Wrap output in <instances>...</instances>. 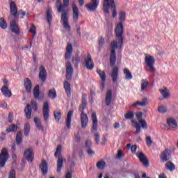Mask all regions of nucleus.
I'll use <instances>...</instances> for the list:
<instances>
[{"mask_svg": "<svg viewBox=\"0 0 178 178\" xmlns=\"http://www.w3.org/2000/svg\"><path fill=\"white\" fill-rule=\"evenodd\" d=\"M119 19H120V22L119 23H123V22H124V20H126V13H124V11H120L119 13Z\"/></svg>", "mask_w": 178, "mask_h": 178, "instance_id": "obj_47", "label": "nucleus"}, {"mask_svg": "<svg viewBox=\"0 0 178 178\" xmlns=\"http://www.w3.org/2000/svg\"><path fill=\"white\" fill-rule=\"evenodd\" d=\"M33 98L35 99L40 98V85H36L33 88Z\"/></svg>", "mask_w": 178, "mask_h": 178, "instance_id": "obj_32", "label": "nucleus"}, {"mask_svg": "<svg viewBox=\"0 0 178 178\" xmlns=\"http://www.w3.org/2000/svg\"><path fill=\"white\" fill-rule=\"evenodd\" d=\"M24 155L29 163H31V162L34 161V152H33V149H28L25 150Z\"/></svg>", "mask_w": 178, "mask_h": 178, "instance_id": "obj_14", "label": "nucleus"}, {"mask_svg": "<svg viewBox=\"0 0 178 178\" xmlns=\"http://www.w3.org/2000/svg\"><path fill=\"white\" fill-rule=\"evenodd\" d=\"M47 20L49 23V25L51 26V23H52V10H51V8L47 9Z\"/></svg>", "mask_w": 178, "mask_h": 178, "instance_id": "obj_37", "label": "nucleus"}, {"mask_svg": "<svg viewBox=\"0 0 178 178\" xmlns=\"http://www.w3.org/2000/svg\"><path fill=\"white\" fill-rule=\"evenodd\" d=\"M112 104V90L108 89L106 94V105L109 106Z\"/></svg>", "mask_w": 178, "mask_h": 178, "instance_id": "obj_25", "label": "nucleus"}, {"mask_svg": "<svg viewBox=\"0 0 178 178\" xmlns=\"http://www.w3.org/2000/svg\"><path fill=\"white\" fill-rule=\"evenodd\" d=\"M118 76H119V68H118V67H115L111 74V77L113 79V83H116L118 81Z\"/></svg>", "mask_w": 178, "mask_h": 178, "instance_id": "obj_27", "label": "nucleus"}, {"mask_svg": "<svg viewBox=\"0 0 178 178\" xmlns=\"http://www.w3.org/2000/svg\"><path fill=\"white\" fill-rule=\"evenodd\" d=\"M167 130L175 131L178 129L177 121H176V119L175 118H167Z\"/></svg>", "mask_w": 178, "mask_h": 178, "instance_id": "obj_9", "label": "nucleus"}, {"mask_svg": "<svg viewBox=\"0 0 178 178\" xmlns=\"http://www.w3.org/2000/svg\"><path fill=\"white\" fill-rule=\"evenodd\" d=\"M64 88L65 90V92L67 97H70V92L72 91V88H70V83L67 81H65L64 82Z\"/></svg>", "mask_w": 178, "mask_h": 178, "instance_id": "obj_31", "label": "nucleus"}, {"mask_svg": "<svg viewBox=\"0 0 178 178\" xmlns=\"http://www.w3.org/2000/svg\"><path fill=\"white\" fill-rule=\"evenodd\" d=\"M61 20L63 22L64 29L67 31H70V25H69V16H67V11L62 13Z\"/></svg>", "mask_w": 178, "mask_h": 178, "instance_id": "obj_11", "label": "nucleus"}, {"mask_svg": "<svg viewBox=\"0 0 178 178\" xmlns=\"http://www.w3.org/2000/svg\"><path fill=\"white\" fill-rule=\"evenodd\" d=\"M72 76H73V67H72V64L70 62H68L66 64V74L65 77L67 80L72 79Z\"/></svg>", "mask_w": 178, "mask_h": 178, "instance_id": "obj_15", "label": "nucleus"}, {"mask_svg": "<svg viewBox=\"0 0 178 178\" xmlns=\"http://www.w3.org/2000/svg\"><path fill=\"white\" fill-rule=\"evenodd\" d=\"M48 96L49 98H52L53 99L54 98H56V91L55 89H51L49 91Z\"/></svg>", "mask_w": 178, "mask_h": 178, "instance_id": "obj_51", "label": "nucleus"}, {"mask_svg": "<svg viewBox=\"0 0 178 178\" xmlns=\"http://www.w3.org/2000/svg\"><path fill=\"white\" fill-rule=\"evenodd\" d=\"M165 167L170 172H173L176 169V167L175 166V164L172 163L171 161L167 162L165 164Z\"/></svg>", "mask_w": 178, "mask_h": 178, "instance_id": "obj_41", "label": "nucleus"}, {"mask_svg": "<svg viewBox=\"0 0 178 178\" xmlns=\"http://www.w3.org/2000/svg\"><path fill=\"white\" fill-rule=\"evenodd\" d=\"M113 9V17H115L118 15L116 12V5L115 4V0H104L103 3V10L105 13H109V9Z\"/></svg>", "mask_w": 178, "mask_h": 178, "instance_id": "obj_3", "label": "nucleus"}, {"mask_svg": "<svg viewBox=\"0 0 178 178\" xmlns=\"http://www.w3.org/2000/svg\"><path fill=\"white\" fill-rule=\"evenodd\" d=\"M83 64L88 70H92L94 69V61H92L91 54H88L87 58L84 59Z\"/></svg>", "mask_w": 178, "mask_h": 178, "instance_id": "obj_12", "label": "nucleus"}, {"mask_svg": "<svg viewBox=\"0 0 178 178\" xmlns=\"http://www.w3.org/2000/svg\"><path fill=\"white\" fill-rule=\"evenodd\" d=\"M159 91L165 99H166L169 98V97H170V92H169L168 88H164L163 89H160Z\"/></svg>", "mask_w": 178, "mask_h": 178, "instance_id": "obj_29", "label": "nucleus"}, {"mask_svg": "<svg viewBox=\"0 0 178 178\" xmlns=\"http://www.w3.org/2000/svg\"><path fill=\"white\" fill-rule=\"evenodd\" d=\"M49 118V104L48 102H45V120H47Z\"/></svg>", "mask_w": 178, "mask_h": 178, "instance_id": "obj_49", "label": "nucleus"}, {"mask_svg": "<svg viewBox=\"0 0 178 178\" xmlns=\"http://www.w3.org/2000/svg\"><path fill=\"white\" fill-rule=\"evenodd\" d=\"M125 119H133V118H134V113H133V112L130 111L128 112L127 113L125 114L124 115Z\"/></svg>", "mask_w": 178, "mask_h": 178, "instance_id": "obj_54", "label": "nucleus"}, {"mask_svg": "<svg viewBox=\"0 0 178 178\" xmlns=\"http://www.w3.org/2000/svg\"><path fill=\"white\" fill-rule=\"evenodd\" d=\"M96 166L99 170H103V169H105V166H106V163L105 161H100L97 163Z\"/></svg>", "mask_w": 178, "mask_h": 178, "instance_id": "obj_39", "label": "nucleus"}, {"mask_svg": "<svg viewBox=\"0 0 178 178\" xmlns=\"http://www.w3.org/2000/svg\"><path fill=\"white\" fill-rule=\"evenodd\" d=\"M72 116H73V111H70L67 113V120H66V127H67V129H70Z\"/></svg>", "mask_w": 178, "mask_h": 178, "instance_id": "obj_28", "label": "nucleus"}, {"mask_svg": "<svg viewBox=\"0 0 178 178\" xmlns=\"http://www.w3.org/2000/svg\"><path fill=\"white\" fill-rule=\"evenodd\" d=\"M97 72L98 73L99 77L102 79L101 86H102V88H104L105 81H106V74H105V72L101 70H98L97 71Z\"/></svg>", "mask_w": 178, "mask_h": 178, "instance_id": "obj_22", "label": "nucleus"}, {"mask_svg": "<svg viewBox=\"0 0 178 178\" xmlns=\"http://www.w3.org/2000/svg\"><path fill=\"white\" fill-rule=\"evenodd\" d=\"M39 79L42 81H45V67L44 66L40 67Z\"/></svg>", "mask_w": 178, "mask_h": 178, "instance_id": "obj_33", "label": "nucleus"}, {"mask_svg": "<svg viewBox=\"0 0 178 178\" xmlns=\"http://www.w3.org/2000/svg\"><path fill=\"white\" fill-rule=\"evenodd\" d=\"M10 12L15 20H19V15H22L21 19H24V16H26V12L23 10H17V6H16V3L15 1H11L10 3Z\"/></svg>", "mask_w": 178, "mask_h": 178, "instance_id": "obj_2", "label": "nucleus"}, {"mask_svg": "<svg viewBox=\"0 0 178 178\" xmlns=\"http://www.w3.org/2000/svg\"><path fill=\"white\" fill-rule=\"evenodd\" d=\"M22 137H23V134H22V132H18L17 134V136L15 138V141H16L17 144L19 145V144L22 143V141L23 140Z\"/></svg>", "mask_w": 178, "mask_h": 178, "instance_id": "obj_44", "label": "nucleus"}, {"mask_svg": "<svg viewBox=\"0 0 178 178\" xmlns=\"http://www.w3.org/2000/svg\"><path fill=\"white\" fill-rule=\"evenodd\" d=\"M157 111L159 113H166L168 112V106L163 104L159 105Z\"/></svg>", "mask_w": 178, "mask_h": 178, "instance_id": "obj_40", "label": "nucleus"}, {"mask_svg": "<svg viewBox=\"0 0 178 178\" xmlns=\"http://www.w3.org/2000/svg\"><path fill=\"white\" fill-rule=\"evenodd\" d=\"M81 123L82 129H86L87 124H88V116L86 113L81 114Z\"/></svg>", "mask_w": 178, "mask_h": 178, "instance_id": "obj_21", "label": "nucleus"}, {"mask_svg": "<svg viewBox=\"0 0 178 178\" xmlns=\"http://www.w3.org/2000/svg\"><path fill=\"white\" fill-rule=\"evenodd\" d=\"M1 92L7 98H10L12 97V92L9 90L7 86H3L1 88Z\"/></svg>", "mask_w": 178, "mask_h": 178, "instance_id": "obj_23", "label": "nucleus"}, {"mask_svg": "<svg viewBox=\"0 0 178 178\" xmlns=\"http://www.w3.org/2000/svg\"><path fill=\"white\" fill-rule=\"evenodd\" d=\"M92 131H97L98 129V118H97V113H95V112H93L92 113Z\"/></svg>", "mask_w": 178, "mask_h": 178, "instance_id": "obj_18", "label": "nucleus"}, {"mask_svg": "<svg viewBox=\"0 0 178 178\" xmlns=\"http://www.w3.org/2000/svg\"><path fill=\"white\" fill-rule=\"evenodd\" d=\"M161 159L163 162H166V161H169L170 159V154L169 153V150L165 149L161 155Z\"/></svg>", "mask_w": 178, "mask_h": 178, "instance_id": "obj_24", "label": "nucleus"}, {"mask_svg": "<svg viewBox=\"0 0 178 178\" xmlns=\"http://www.w3.org/2000/svg\"><path fill=\"white\" fill-rule=\"evenodd\" d=\"M131 123L134 127L136 129V131L135 132V134H140V133H141V127L140 126V124H138V122H137V121L136 120H132Z\"/></svg>", "mask_w": 178, "mask_h": 178, "instance_id": "obj_34", "label": "nucleus"}, {"mask_svg": "<svg viewBox=\"0 0 178 178\" xmlns=\"http://www.w3.org/2000/svg\"><path fill=\"white\" fill-rule=\"evenodd\" d=\"M17 22H19V20L16 19V18L13 19L10 22V29L12 33H14L17 35H19L20 34V28H19V24H17Z\"/></svg>", "mask_w": 178, "mask_h": 178, "instance_id": "obj_8", "label": "nucleus"}, {"mask_svg": "<svg viewBox=\"0 0 178 178\" xmlns=\"http://www.w3.org/2000/svg\"><path fill=\"white\" fill-rule=\"evenodd\" d=\"M122 156H123V151L118 150V152L117 156H116V159H121Z\"/></svg>", "mask_w": 178, "mask_h": 178, "instance_id": "obj_57", "label": "nucleus"}, {"mask_svg": "<svg viewBox=\"0 0 178 178\" xmlns=\"http://www.w3.org/2000/svg\"><path fill=\"white\" fill-rule=\"evenodd\" d=\"M40 170H41L43 176H45V160H42L40 165Z\"/></svg>", "mask_w": 178, "mask_h": 178, "instance_id": "obj_50", "label": "nucleus"}, {"mask_svg": "<svg viewBox=\"0 0 178 178\" xmlns=\"http://www.w3.org/2000/svg\"><path fill=\"white\" fill-rule=\"evenodd\" d=\"M79 63L80 58H79V56H75L72 58V63H74L76 67H77Z\"/></svg>", "mask_w": 178, "mask_h": 178, "instance_id": "obj_53", "label": "nucleus"}, {"mask_svg": "<svg viewBox=\"0 0 178 178\" xmlns=\"http://www.w3.org/2000/svg\"><path fill=\"white\" fill-rule=\"evenodd\" d=\"M131 151L133 154H136V151H137V145H134L131 147Z\"/></svg>", "mask_w": 178, "mask_h": 178, "instance_id": "obj_60", "label": "nucleus"}, {"mask_svg": "<svg viewBox=\"0 0 178 178\" xmlns=\"http://www.w3.org/2000/svg\"><path fill=\"white\" fill-rule=\"evenodd\" d=\"M9 159V153L8 152V148L4 147L1 149L0 153V168H5L6 162Z\"/></svg>", "mask_w": 178, "mask_h": 178, "instance_id": "obj_6", "label": "nucleus"}, {"mask_svg": "<svg viewBox=\"0 0 178 178\" xmlns=\"http://www.w3.org/2000/svg\"><path fill=\"white\" fill-rule=\"evenodd\" d=\"M73 52V46L71 44H68L66 47V52H65V59H70V56H72V54Z\"/></svg>", "mask_w": 178, "mask_h": 178, "instance_id": "obj_26", "label": "nucleus"}, {"mask_svg": "<svg viewBox=\"0 0 178 178\" xmlns=\"http://www.w3.org/2000/svg\"><path fill=\"white\" fill-rule=\"evenodd\" d=\"M55 158H58L57 161V172L60 173L62 168L63 167V156H62V146L58 145L56 147V151L54 154Z\"/></svg>", "mask_w": 178, "mask_h": 178, "instance_id": "obj_4", "label": "nucleus"}, {"mask_svg": "<svg viewBox=\"0 0 178 178\" xmlns=\"http://www.w3.org/2000/svg\"><path fill=\"white\" fill-rule=\"evenodd\" d=\"M33 120L35 124L36 128L40 130L41 131H44V127H42V124H41V121L40 120V119L37 117H35Z\"/></svg>", "mask_w": 178, "mask_h": 178, "instance_id": "obj_30", "label": "nucleus"}, {"mask_svg": "<svg viewBox=\"0 0 178 178\" xmlns=\"http://www.w3.org/2000/svg\"><path fill=\"white\" fill-rule=\"evenodd\" d=\"M124 74L127 80H131V79H133V75L131 74V72L127 68L124 69Z\"/></svg>", "mask_w": 178, "mask_h": 178, "instance_id": "obj_38", "label": "nucleus"}, {"mask_svg": "<svg viewBox=\"0 0 178 178\" xmlns=\"http://www.w3.org/2000/svg\"><path fill=\"white\" fill-rule=\"evenodd\" d=\"M72 11H73V20L75 23H77L79 20V8H77V6L74 3L72 4Z\"/></svg>", "mask_w": 178, "mask_h": 178, "instance_id": "obj_17", "label": "nucleus"}, {"mask_svg": "<svg viewBox=\"0 0 178 178\" xmlns=\"http://www.w3.org/2000/svg\"><path fill=\"white\" fill-rule=\"evenodd\" d=\"M132 105L133 106H137V105H140V106H145V105H147V98L143 99L142 102H136Z\"/></svg>", "mask_w": 178, "mask_h": 178, "instance_id": "obj_45", "label": "nucleus"}, {"mask_svg": "<svg viewBox=\"0 0 178 178\" xmlns=\"http://www.w3.org/2000/svg\"><path fill=\"white\" fill-rule=\"evenodd\" d=\"M29 32L32 33V34H33V37H35V34H37V27H35V25H34V24H31Z\"/></svg>", "mask_w": 178, "mask_h": 178, "instance_id": "obj_48", "label": "nucleus"}, {"mask_svg": "<svg viewBox=\"0 0 178 178\" xmlns=\"http://www.w3.org/2000/svg\"><path fill=\"white\" fill-rule=\"evenodd\" d=\"M29 133H30V124L26 123L24 124V136H26V137H27V136H29Z\"/></svg>", "mask_w": 178, "mask_h": 178, "instance_id": "obj_46", "label": "nucleus"}, {"mask_svg": "<svg viewBox=\"0 0 178 178\" xmlns=\"http://www.w3.org/2000/svg\"><path fill=\"white\" fill-rule=\"evenodd\" d=\"M17 129H19V127H17V125L11 124L9 126L8 128L6 129V133L9 134L17 131Z\"/></svg>", "mask_w": 178, "mask_h": 178, "instance_id": "obj_35", "label": "nucleus"}, {"mask_svg": "<svg viewBox=\"0 0 178 178\" xmlns=\"http://www.w3.org/2000/svg\"><path fill=\"white\" fill-rule=\"evenodd\" d=\"M99 5V0H90V2L87 3L85 6L90 12H95Z\"/></svg>", "mask_w": 178, "mask_h": 178, "instance_id": "obj_10", "label": "nucleus"}, {"mask_svg": "<svg viewBox=\"0 0 178 178\" xmlns=\"http://www.w3.org/2000/svg\"><path fill=\"white\" fill-rule=\"evenodd\" d=\"M124 28H123V23L118 22L115 28L116 40L113 41L111 44V54H110V65L115 66L116 63V48H121L123 45V33Z\"/></svg>", "mask_w": 178, "mask_h": 178, "instance_id": "obj_1", "label": "nucleus"}, {"mask_svg": "<svg viewBox=\"0 0 178 178\" xmlns=\"http://www.w3.org/2000/svg\"><path fill=\"white\" fill-rule=\"evenodd\" d=\"M13 122V114L12 113H10L8 114V122L12 123Z\"/></svg>", "mask_w": 178, "mask_h": 178, "instance_id": "obj_59", "label": "nucleus"}, {"mask_svg": "<svg viewBox=\"0 0 178 178\" xmlns=\"http://www.w3.org/2000/svg\"><path fill=\"white\" fill-rule=\"evenodd\" d=\"M8 178H16V171L15 170H10L8 174Z\"/></svg>", "mask_w": 178, "mask_h": 178, "instance_id": "obj_55", "label": "nucleus"}, {"mask_svg": "<svg viewBox=\"0 0 178 178\" xmlns=\"http://www.w3.org/2000/svg\"><path fill=\"white\" fill-rule=\"evenodd\" d=\"M137 156L138 159L140 161V162H142L145 166H148L149 165L148 159H147V156H145L144 153L140 152L139 154H137Z\"/></svg>", "mask_w": 178, "mask_h": 178, "instance_id": "obj_20", "label": "nucleus"}, {"mask_svg": "<svg viewBox=\"0 0 178 178\" xmlns=\"http://www.w3.org/2000/svg\"><path fill=\"white\" fill-rule=\"evenodd\" d=\"M146 143L147 147H151V145H152V139L151 138V136H146Z\"/></svg>", "mask_w": 178, "mask_h": 178, "instance_id": "obj_56", "label": "nucleus"}, {"mask_svg": "<svg viewBox=\"0 0 178 178\" xmlns=\"http://www.w3.org/2000/svg\"><path fill=\"white\" fill-rule=\"evenodd\" d=\"M138 122L141 125L142 129H145V130L146 129H148V126L147 125V122L145 120H138Z\"/></svg>", "mask_w": 178, "mask_h": 178, "instance_id": "obj_52", "label": "nucleus"}, {"mask_svg": "<svg viewBox=\"0 0 178 178\" xmlns=\"http://www.w3.org/2000/svg\"><path fill=\"white\" fill-rule=\"evenodd\" d=\"M88 155H94V154H95V152L91 149L90 147L88 148Z\"/></svg>", "mask_w": 178, "mask_h": 178, "instance_id": "obj_63", "label": "nucleus"}, {"mask_svg": "<svg viewBox=\"0 0 178 178\" xmlns=\"http://www.w3.org/2000/svg\"><path fill=\"white\" fill-rule=\"evenodd\" d=\"M145 63H146L147 67H149L150 72H152V73H155L156 72V70L154 67V65H155V58L154 56L146 54L145 58Z\"/></svg>", "mask_w": 178, "mask_h": 178, "instance_id": "obj_7", "label": "nucleus"}, {"mask_svg": "<svg viewBox=\"0 0 178 178\" xmlns=\"http://www.w3.org/2000/svg\"><path fill=\"white\" fill-rule=\"evenodd\" d=\"M0 27L3 30H6L8 28V23H6V21H5V19L3 17L0 18Z\"/></svg>", "mask_w": 178, "mask_h": 178, "instance_id": "obj_43", "label": "nucleus"}, {"mask_svg": "<svg viewBox=\"0 0 178 178\" xmlns=\"http://www.w3.org/2000/svg\"><path fill=\"white\" fill-rule=\"evenodd\" d=\"M73 176V175L72 174V172H68L66 175H65V178H72Z\"/></svg>", "mask_w": 178, "mask_h": 178, "instance_id": "obj_64", "label": "nucleus"}, {"mask_svg": "<svg viewBox=\"0 0 178 178\" xmlns=\"http://www.w3.org/2000/svg\"><path fill=\"white\" fill-rule=\"evenodd\" d=\"M24 83L26 92H28V94H30L31 92V88H33V83H31V80L29 79V78H26L24 79Z\"/></svg>", "mask_w": 178, "mask_h": 178, "instance_id": "obj_16", "label": "nucleus"}, {"mask_svg": "<svg viewBox=\"0 0 178 178\" xmlns=\"http://www.w3.org/2000/svg\"><path fill=\"white\" fill-rule=\"evenodd\" d=\"M136 118L137 119H138V120H143L142 118H143V113L142 112H138L136 113Z\"/></svg>", "mask_w": 178, "mask_h": 178, "instance_id": "obj_58", "label": "nucleus"}, {"mask_svg": "<svg viewBox=\"0 0 178 178\" xmlns=\"http://www.w3.org/2000/svg\"><path fill=\"white\" fill-rule=\"evenodd\" d=\"M87 108V95L83 94L82 95V104L79 106V111L81 113H84V110Z\"/></svg>", "mask_w": 178, "mask_h": 178, "instance_id": "obj_19", "label": "nucleus"}, {"mask_svg": "<svg viewBox=\"0 0 178 178\" xmlns=\"http://www.w3.org/2000/svg\"><path fill=\"white\" fill-rule=\"evenodd\" d=\"M31 105L27 104L24 109L25 117L26 119H31V113L33 112V111H37L38 109L37 102L35 101L31 100Z\"/></svg>", "mask_w": 178, "mask_h": 178, "instance_id": "obj_5", "label": "nucleus"}, {"mask_svg": "<svg viewBox=\"0 0 178 178\" xmlns=\"http://www.w3.org/2000/svg\"><path fill=\"white\" fill-rule=\"evenodd\" d=\"M91 145H92V143L90 140H87L86 142V148H90Z\"/></svg>", "mask_w": 178, "mask_h": 178, "instance_id": "obj_62", "label": "nucleus"}, {"mask_svg": "<svg viewBox=\"0 0 178 178\" xmlns=\"http://www.w3.org/2000/svg\"><path fill=\"white\" fill-rule=\"evenodd\" d=\"M95 140L96 143L99 144V134H95Z\"/></svg>", "mask_w": 178, "mask_h": 178, "instance_id": "obj_61", "label": "nucleus"}, {"mask_svg": "<svg viewBox=\"0 0 178 178\" xmlns=\"http://www.w3.org/2000/svg\"><path fill=\"white\" fill-rule=\"evenodd\" d=\"M148 80L143 79L141 81V91H147V87H148Z\"/></svg>", "mask_w": 178, "mask_h": 178, "instance_id": "obj_42", "label": "nucleus"}, {"mask_svg": "<svg viewBox=\"0 0 178 178\" xmlns=\"http://www.w3.org/2000/svg\"><path fill=\"white\" fill-rule=\"evenodd\" d=\"M56 5L58 12H65V6H69V0H63V5L60 0H56Z\"/></svg>", "mask_w": 178, "mask_h": 178, "instance_id": "obj_13", "label": "nucleus"}, {"mask_svg": "<svg viewBox=\"0 0 178 178\" xmlns=\"http://www.w3.org/2000/svg\"><path fill=\"white\" fill-rule=\"evenodd\" d=\"M54 115L56 122H59V120H60V119L62 118V113L60 110H55L54 112Z\"/></svg>", "mask_w": 178, "mask_h": 178, "instance_id": "obj_36", "label": "nucleus"}]
</instances>
